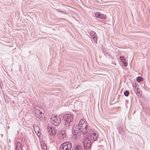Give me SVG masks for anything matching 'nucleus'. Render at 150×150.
<instances>
[{
  "mask_svg": "<svg viewBox=\"0 0 150 150\" xmlns=\"http://www.w3.org/2000/svg\"><path fill=\"white\" fill-rule=\"evenodd\" d=\"M51 122L52 125L57 126L60 123L61 119L59 116L53 115L51 118Z\"/></svg>",
  "mask_w": 150,
  "mask_h": 150,
  "instance_id": "nucleus-4",
  "label": "nucleus"
},
{
  "mask_svg": "<svg viewBox=\"0 0 150 150\" xmlns=\"http://www.w3.org/2000/svg\"><path fill=\"white\" fill-rule=\"evenodd\" d=\"M21 147L22 148H23L24 149H27H27H28V147L26 146H21Z\"/></svg>",
  "mask_w": 150,
  "mask_h": 150,
  "instance_id": "nucleus-20",
  "label": "nucleus"
},
{
  "mask_svg": "<svg viewBox=\"0 0 150 150\" xmlns=\"http://www.w3.org/2000/svg\"><path fill=\"white\" fill-rule=\"evenodd\" d=\"M15 150H27V149H24L21 147V144L20 142H17Z\"/></svg>",
  "mask_w": 150,
  "mask_h": 150,
  "instance_id": "nucleus-8",
  "label": "nucleus"
},
{
  "mask_svg": "<svg viewBox=\"0 0 150 150\" xmlns=\"http://www.w3.org/2000/svg\"><path fill=\"white\" fill-rule=\"evenodd\" d=\"M83 141V144L84 149L87 150L89 149L91 144V140L88 138H85Z\"/></svg>",
  "mask_w": 150,
  "mask_h": 150,
  "instance_id": "nucleus-6",
  "label": "nucleus"
},
{
  "mask_svg": "<svg viewBox=\"0 0 150 150\" xmlns=\"http://www.w3.org/2000/svg\"><path fill=\"white\" fill-rule=\"evenodd\" d=\"M59 134L60 137L62 139H63L64 137H65L66 136L65 132L64 131L61 132L59 133Z\"/></svg>",
  "mask_w": 150,
  "mask_h": 150,
  "instance_id": "nucleus-13",
  "label": "nucleus"
},
{
  "mask_svg": "<svg viewBox=\"0 0 150 150\" xmlns=\"http://www.w3.org/2000/svg\"><path fill=\"white\" fill-rule=\"evenodd\" d=\"M87 123L85 119H82L80 121L78 128L74 129V127L73 128L72 135L74 138L76 139H79L81 134H84L87 132Z\"/></svg>",
  "mask_w": 150,
  "mask_h": 150,
  "instance_id": "nucleus-1",
  "label": "nucleus"
},
{
  "mask_svg": "<svg viewBox=\"0 0 150 150\" xmlns=\"http://www.w3.org/2000/svg\"><path fill=\"white\" fill-rule=\"evenodd\" d=\"M143 78L141 76H138L137 78V80L138 82L143 81Z\"/></svg>",
  "mask_w": 150,
  "mask_h": 150,
  "instance_id": "nucleus-16",
  "label": "nucleus"
},
{
  "mask_svg": "<svg viewBox=\"0 0 150 150\" xmlns=\"http://www.w3.org/2000/svg\"><path fill=\"white\" fill-rule=\"evenodd\" d=\"M34 110L36 117L42 121L45 120V116L44 113V111L42 108L36 105L34 107Z\"/></svg>",
  "mask_w": 150,
  "mask_h": 150,
  "instance_id": "nucleus-2",
  "label": "nucleus"
},
{
  "mask_svg": "<svg viewBox=\"0 0 150 150\" xmlns=\"http://www.w3.org/2000/svg\"><path fill=\"white\" fill-rule=\"evenodd\" d=\"M96 17L100 18L102 19H105L106 17V16L104 14H101L99 12H96L95 15Z\"/></svg>",
  "mask_w": 150,
  "mask_h": 150,
  "instance_id": "nucleus-9",
  "label": "nucleus"
},
{
  "mask_svg": "<svg viewBox=\"0 0 150 150\" xmlns=\"http://www.w3.org/2000/svg\"><path fill=\"white\" fill-rule=\"evenodd\" d=\"M49 133L52 136H54L55 134V130L52 128L50 127L48 128Z\"/></svg>",
  "mask_w": 150,
  "mask_h": 150,
  "instance_id": "nucleus-10",
  "label": "nucleus"
},
{
  "mask_svg": "<svg viewBox=\"0 0 150 150\" xmlns=\"http://www.w3.org/2000/svg\"><path fill=\"white\" fill-rule=\"evenodd\" d=\"M92 38H93V41L95 43H96L97 42V38L96 36H94V37H92Z\"/></svg>",
  "mask_w": 150,
  "mask_h": 150,
  "instance_id": "nucleus-19",
  "label": "nucleus"
},
{
  "mask_svg": "<svg viewBox=\"0 0 150 150\" xmlns=\"http://www.w3.org/2000/svg\"><path fill=\"white\" fill-rule=\"evenodd\" d=\"M56 10L57 11L59 12H61V13H64V11H63L59 10L57 9H56Z\"/></svg>",
  "mask_w": 150,
  "mask_h": 150,
  "instance_id": "nucleus-21",
  "label": "nucleus"
},
{
  "mask_svg": "<svg viewBox=\"0 0 150 150\" xmlns=\"http://www.w3.org/2000/svg\"><path fill=\"white\" fill-rule=\"evenodd\" d=\"M63 118L64 120V128L66 129H69L71 127L70 122L73 120V115L70 114H67L63 115Z\"/></svg>",
  "mask_w": 150,
  "mask_h": 150,
  "instance_id": "nucleus-3",
  "label": "nucleus"
},
{
  "mask_svg": "<svg viewBox=\"0 0 150 150\" xmlns=\"http://www.w3.org/2000/svg\"><path fill=\"white\" fill-rule=\"evenodd\" d=\"M129 92L128 91H126L124 93V94L126 96H128L129 95Z\"/></svg>",
  "mask_w": 150,
  "mask_h": 150,
  "instance_id": "nucleus-18",
  "label": "nucleus"
},
{
  "mask_svg": "<svg viewBox=\"0 0 150 150\" xmlns=\"http://www.w3.org/2000/svg\"><path fill=\"white\" fill-rule=\"evenodd\" d=\"M89 136L91 139L95 141L98 136V134L95 132L94 131H91L89 133Z\"/></svg>",
  "mask_w": 150,
  "mask_h": 150,
  "instance_id": "nucleus-7",
  "label": "nucleus"
},
{
  "mask_svg": "<svg viewBox=\"0 0 150 150\" xmlns=\"http://www.w3.org/2000/svg\"><path fill=\"white\" fill-rule=\"evenodd\" d=\"M136 87H137V86H135V89H136V90L135 91L136 92V93H137V94L139 93V94L140 93L141 90L138 87H137L136 88Z\"/></svg>",
  "mask_w": 150,
  "mask_h": 150,
  "instance_id": "nucleus-17",
  "label": "nucleus"
},
{
  "mask_svg": "<svg viewBox=\"0 0 150 150\" xmlns=\"http://www.w3.org/2000/svg\"><path fill=\"white\" fill-rule=\"evenodd\" d=\"M41 146L42 150H47V147L46 144L43 142H41Z\"/></svg>",
  "mask_w": 150,
  "mask_h": 150,
  "instance_id": "nucleus-12",
  "label": "nucleus"
},
{
  "mask_svg": "<svg viewBox=\"0 0 150 150\" xmlns=\"http://www.w3.org/2000/svg\"><path fill=\"white\" fill-rule=\"evenodd\" d=\"M73 150H81V148L79 146H77L73 148Z\"/></svg>",
  "mask_w": 150,
  "mask_h": 150,
  "instance_id": "nucleus-15",
  "label": "nucleus"
},
{
  "mask_svg": "<svg viewBox=\"0 0 150 150\" xmlns=\"http://www.w3.org/2000/svg\"><path fill=\"white\" fill-rule=\"evenodd\" d=\"M72 146L71 142L69 141H67L61 144L59 150H70Z\"/></svg>",
  "mask_w": 150,
  "mask_h": 150,
  "instance_id": "nucleus-5",
  "label": "nucleus"
},
{
  "mask_svg": "<svg viewBox=\"0 0 150 150\" xmlns=\"http://www.w3.org/2000/svg\"><path fill=\"white\" fill-rule=\"evenodd\" d=\"M120 59L121 62H122L123 65L124 66H127V63L126 61L125 57L123 56H120Z\"/></svg>",
  "mask_w": 150,
  "mask_h": 150,
  "instance_id": "nucleus-11",
  "label": "nucleus"
},
{
  "mask_svg": "<svg viewBox=\"0 0 150 150\" xmlns=\"http://www.w3.org/2000/svg\"><path fill=\"white\" fill-rule=\"evenodd\" d=\"M90 34L92 38L94 37V36L96 37V33L93 31H91Z\"/></svg>",
  "mask_w": 150,
  "mask_h": 150,
  "instance_id": "nucleus-14",
  "label": "nucleus"
}]
</instances>
